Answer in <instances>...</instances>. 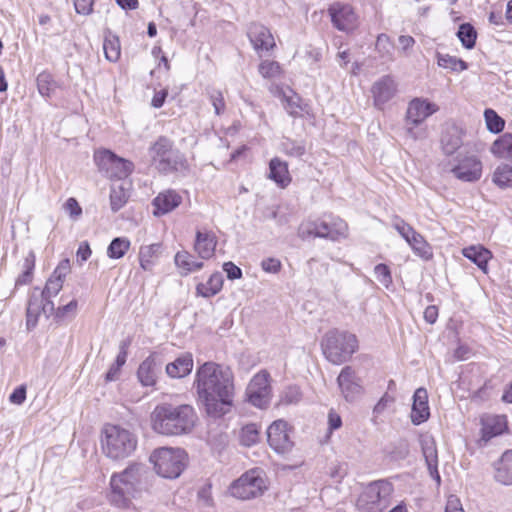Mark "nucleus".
<instances>
[{"label": "nucleus", "instance_id": "13d9d810", "mask_svg": "<svg viewBox=\"0 0 512 512\" xmlns=\"http://www.w3.org/2000/svg\"><path fill=\"white\" fill-rule=\"evenodd\" d=\"M64 209L73 219H77L82 214L81 206L73 197L67 199V201L64 204Z\"/></svg>", "mask_w": 512, "mask_h": 512}, {"label": "nucleus", "instance_id": "49530a36", "mask_svg": "<svg viewBox=\"0 0 512 512\" xmlns=\"http://www.w3.org/2000/svg\"><path fill=\"white\" fill-rule=\"evenodd\" d=\"M457 36L466 49H472L475 46L477 33L475 28L469 23H463L459 26Z\"/></svg>", "mask_w": 512, "mask_h": 512}, {"label": "nucleus", "instance_id": "f257e3e1", "mask_svg": "<svg viewBox=\"0 0 512 512\" xmlns=\"http://www.w3.org/2000/svg\"><path fill=\"white\" fill-rule=\"evenodd\" d=\"M195 386L209 416L220 418L230 411L234 395L230 369L206 362L196 371Z\"/></svg>", "mask_w": 512, "mask_h": 512}, {"label": "nucleus", "instance_id": "412c9836", "mask_svg": "<svg viewBox=\"0 0 512 512\" xmlns=\"http://www.w3.org/2000/svg\"><path fill=\"white\" fill-rule=\"evenodd\" d=\"M494 479L502 485H512V448L504 451L494 464Z\"/></svg>", "mask_w": 512, "mask_h": 512}, {"label": "nucleus", "instance_id": "680f3d73", "mask_svg": "<svg viewBox=\"0 0 512 512\" xmlns=\"http://www.w3.org/2000/svg\"><path fill=\"white\" fill-rule=\"evenodd\" d=\"M223 270L225 271L227 278L230 280H236L242 277V270L233 262L229 261L224 263Z\"/></svg>", "mask_w": 512, "mask_h": 512}, {"label": "nucleus", "instance_id": "473e14b6", "mask_svg": "<svg viewBox=\"0 0 512 512\" xmlns=\"http://www.w3.org/2000/svg\"><path fill=\"white\" fill-rule=\"evenodd\" d=\"M491 152L497 157L512 159V134L505 133L495 140Z\"/></svg>", "mask_w": 512, "mask_h": 512}, {"label": "nucleus", "instance_id": "f03ea898", "mask_svg": "<svg viewBox=\"0 0 512 512\" xmlns=\"http://www.w3.org/2000/svg\"><path fill=\"white\" fill-rule=\"evenodd\" d=\"M150 471L143 463L132 462L110 477L109 503L120 509H128L150 487Z\"/></svg>", "mask_w": 512, "mask_h": 512}, {"label": "nucleus", "instance_id": "e2e57ef3", "mask_svg": "<svg viewBox=\"0 0 512 512\" xmlns=\"http://www.w3.org/2000/svg\"><path fill=\"white\" fill-rule=\"evenodd\" d=\"M26 399V386L20 385L9 396V401L16 405H21Z\"/></svg>", "mask_w": 512, "mask_h": 512}, {"label": "nucleus", "instance_id": "69168bd1", "mask_svg": "<svg viewBox=\"0 0 512 512\" xmlns=\"http://www.w3.org/2000/svg\"><path fill=\"white\" fill-rule=\"evenodd\" d=\"M74 6L77 13L89 15L93 10V0H74Z\"/></svg>", "mask_w": 512, "mask_h": 512}, {"label": "nucleus", "instance_id": "603ef678", "mask_svg": "<svg viewBox=\"0 0 512 512\" xmlns=\"http://www.w3.org/2000/svg\"><path fill=\"white\" fill-rule=\"evenodd\" d=\"M259 73L268 79L276 78L281 73L280 64L276 61L265 60L262 61L259 65Z\"/></svg>", "mask_w": 512, "mask_h": 512}, {"label": "nucleus", "instance_id": "052dcab7", "mask_svg": "<svg viewBox=\"0 0 512 512\" xmlns=\"http://www.w3.org/2000/svg\"><path fill=\"white\" fill-rule=\"evenodd\" d=\"M394 401L395 398L393 396L389 395L388 393H385L374 406L373 413L376 415H380Z\"/></svg>", "mask_w": 512, "mask_h": 512}, {"label": "nucleus", "instance_id": "72a5a7b5", "mask_svg": "<svg viewBox=\"0 0 512 512\" xmlns=\"http://www.w3.org/2000/svg\"><path fill=\"white\" fill-rule=\"evenodd\" d=\"M507 429V420L504 415L488 417L484 421V434L489 438L502 434Z\"/></svg>", "mask_w": 512, "mask_h": 512}, {"label": "nucleus", "instance_id": "f704fd0d", "mask_svg": "<svg viewBox=\"0 0 512 512\" xmlns=\"http://www.w3.org/2000/svg\"><path fill=\"white\" fill-rule=\"evenodd\" d=\"M174 260L176 266L184 271V275L203 268V262L193 260V256L187 251L178 252Z\"/></svg>", "mask_w": 512, "mask_h": 512}, {"label": "nucleus", "instance_id": "9d476101", "mask_svg": "<svg viewBox=\"0 0 512 512\" xmlns=\"http://www.w3.org/2000/svg\"><path fill=\"white\" fill-rule=\"evenodd\" d=\"M94 159L99 169L110 178L125 179L134 170V164L131 161L117 156L110 150L96 152Z\"/></svg>", "mask_w": 512, "mask_h": 512}, {"label": "nucleus", "instance_id": "ea45409f", "mask_svg": "<svg viewBox=\"0 0 512 512\" xmlns=\"http://www.w3.org/2000/svg\"><path fill=\"white\" fill-rule=\"evenodd\" d=\"M241 445L251 447L260 440V429L257 424L250 423L242 427L239 435Z\"/></svg>", "mask_w": 512, "mask_h": 512}, {"label": "nucleus", "instance_id": "bf43d9fd", "mask_svg": "<svg viewBox=\"0 0 512 512\" xmlns=\"http://www.w3.org/2000/svg\"><path fill=\"white\" fill-rule=\"evenodd\" d=\"M301 398V393L298 387L291 386L286 389L282 396V402L285 404L297 403Z\"/></svg>", "mask_w": 512, "mask_h": 512}, {"label": "nucleus", "instance_id": "58836bf2", "mask_svg": "<svg viewBox=\"0 0 512 512\" xmlns=\"http://www.w3.org/2000/svg\"><path fill=\"white\" fill-rule=\"evenodd\" d=\"M103 50L108 61L116 62L121 55L119 38L111 33L106 35L103 42Z\"/></svg>", "mask_w": 512, "mask_h": 512}, {"label": "nucleus", "instance_id": "7ed1b4c3", "mask_svg": "<svg viewBox=\"0 0 512 512\" xmlns=\"http://www.w3.org/2000/svg\"><path fill=\"white\" fill-rule=\"evenodd\" d=\"M150 420L151 427L157 434L163 436H183L193 431L198 416L191 405L161 403L153 409Z\"/></svg>", "mask_w": 512, "mask_h": 512}, {"label": "nucleus", "instance_id": "c756f323", "mask_svg": "<svg viewBox=\"0 0 512 512\" xmlns=\"http://www.w3.org/2000/svg\"><path fill=\"white\" fill-rule=\"evenodd\" d=\"M162 245L155 243L147 246H142L139 251L140 266L145 271L152 270L156 259L161 254Z\"/></svg>", "mask_w": 512, "mask_h": 512}, {"label": "nucleus", "instance_id": "a19ab883", "mask_svg": "<svg viewBox=\"0 0 512 512\" xmlns=\"http://www.w3.org/2000/svg\"><path fill=\"white\" fill-rule=\"evenodd\" d=\"M130 241L125 237H116L114 238L108 248H107V256L111 259H120L124 257L126 252L130 248Z\"/></svg>", "mask_w": 512, "mask_h": 512}, {"label": "nucleus", "instance_id": "dca6fc26", "mask_svg": "<svg viewBox=\"0 0 512 512\" xmlns=\"http://www.w3.org/2000/svg\"><path fill=\"white\" fill-rule=\"evenodd\" d=\"M397 82L391 75H384L376 80L371 86V94L374 106L382 110L397 93Z\"/></svg>", "mask_w": 512, "mask_h": 512}, {"label": "nucleus", "instance_id": "cd10ccee", "mask_svg": "<svg viewBox=\"0 0 512 512\" xmlns=\"http://www.w3.org/2000/svg\"><path fill=\"white\" fill-rule=\"evenodd\" d=\"M298 236L302 240L310 237H318L327 239V222L326 221H306L302 222L298 228Z\"/></svg>", "mask_w": 512, "mask_h": 512}, {"label": "nucleus", "instance_id": "09e8293b", "mask_svg": "<svg viewBox=\"0 0 512 512\" xmlns=\"http://www.w3.org/2000/svg\"><path fill=\"white\" fill-rule=\"evenodd\" d=\"M484 117L487 129L491 133L498 134L504 129L505 121L493 109H486Z\"/></svg>", "mask_w": 512, "mask_h": 512}, {"label": "nucleus", "instance_id": "c03bdc74", "mask_svg": "<svg viewBox=\"0 0 512 512\" xmlns=\"http://www.w3.org/2000/svg\"><path fill=\"white\" fill-rule=\"evenodd\" d=\"M129 194L123 185H112L110 191V206L113 212L119 211L128 201Z\"/></svg>", "mask_w": 512, "mask_h": 512}, {"label": "nucleus", "instance_id": "4be33fe9", "mask_svg": "<svg viewBox=\"0 0 512 512\" xmlns=\"http://www.w3.org/2000/svg\"><path fill=\"white\" fill-rule=\"evenodd\" d=\"M217 239L213 232L197 231L194 250L201 259L207 260L214 256Z\"/></svg>", "mask_w": 512, "mask_h": 512}, {"label": "nucleus", "instance_id": "1a4fd4ad", "mask_svg": "<svg viewBox=\"0 0 512 512\" xmlns=\"http://www.w3.org/2000/svg\"><path fill=\"white\" fill-rule=\"evenodd\" d=\"M265 489L266 484L262 476V471L252 469L233 482L230 491L232 496L236 498L249 500L262 495Z\"/></svg>", "mask_w": 512, "mask_h": 512}, {"label": "nucleus", "instance_id": "2f4dec72", "mask_svg": "<svg viewBox=\"0 0 512 512\" xmlns=\"http://www.w3.org/2000/svg\"><path fill=\"white\" fill-rule=\"evenodd\" d=\"M42 302L43 299L39 298L35 292L30 296L26 311V325L29 330L37 325L39 316L43 314Z\"/></svg>", "mask_w": 512, "mask_h": 512}, {"label": "nucleus", "instance_id": "864d4df0", "mask_svg": "<svg viewBox=\"0 0 512 512\" xmlns=\"http://www.w3.org/2000/svg\"><path fill=\"white\" fill-rule=\"evenodd\" d=\"M64 281L59 277L51 275L47 280L44 289L40 292L44 297H55L63 287Z\"/></svg>", "mask_w": 512, "mask_h": 512}, {"label": "nucleus", "instance_id": "6ab92c4d", "mask_svg": "<svg viewBox=\"0 0 512 512\" xmlns=\"http://www.w3.org/2000/svg\"><path fill=\"white\" fill-rule=\"evenodd\" d=\"M430 409L428 405V393L425 388H418L413 395V404L411 409V422L414 425H420L428 420Z\"/></svg>", "mask_w": 512, "mask_h": 512}, {"label": "nucleus", "instance_id": "774afa93", "mask_svg": "<svg viewBox=\"0 0 512 512\" xmlns=\"http://www.w3.org/2000/svg\"><path fill=\"white\" fill-rule=\"evenodd\" d=\"M445 512H464V510L461 506L459 499L451 496L448 498Z\"/></svg>", "mask_w": 512, "mask_h": 512}, {"label": "nucleus", "instance_id": "0e129e2a", "mask_svg": "<svg viewBox=\"0 0 512 512\" xmlns=\"http://www.w3.org/2000/svg\"><path fill=\"white\" fill-rule=\"evenodd\" d=\"M261 267L265 272L277 273L281 269V262L276 258H266L262 260Z\"/></svg>", "mask_w": 512, "mask_h": 512}, {"label": "nucleus", "instance_id": "5fc2aeb1", "mask_svg": "<svg viewBox=\"0 0 512 512\" xmlns=\"http://www.w3.org/2000/svg\"><path fill=\"white\" fill-rule=\"evenodd\" d=\"M374 274L377 280L388 288L392 284V276L389 267L386 264L380 263L375 266Z\"/></svg>", "mask_w": 512, "mask_h": 512}, {"label": "nucleus", "instance_id": "c9c22d12", "mask_svg": "<svg viewBox=\"0 0 512 512\" xmlns=\"http://www.w3.org/2000/svg\"><path fill=\"white\" fill-rule=\"evenodd\" d=\"M492 181L501 189L512 187V165H499L492 176Z\"/></svg>", "mask_w": 512, "mask_h": 512}, {"label": "nucleus", "instance_id": "2eb2a0df", "mask_svg": "<svg viewBox=\"0 0 512 512\" xmlns=\"http://www.w3.org/2000/svg\"><path fill=\"white\" fill-rule=\"evenodd\" d=\"M337 384L342 396L348 402L355 401L363 392L361 380L351 366L342 368L337 377Z\"/></svg>", "mask_w": 512, "mask_h": 512}, {"label": "nucleus", "instance_id": "393cba45", "mask_svg": "<svg viewBox=\"0 0 512 512\" xmlns=\"http://www.w3.org/2000/svg\"><path fill=\"white\" fill-rule=\"evenodd\" d=\"M269 178L282 188L288 186L291 177L287 162L278 157L272 158L269 162Z\"/></svg>", "mask_w": 512, "mask_h": 512}, {"label": "nucleus", "instance_id": "aec40b11", "mask_svg": "<svg viewBox=\"0 0 512 512\" xmlns=\"http://www.w3.org/2000/svg\"><path fill=\"white\" fill-rule=\"evenodd\" d=\"M182 202V197L174 190H166L159 193L153 200V214L160 216L177 208Z\"/></svg>", "mask_w": 512, "mask_h": 512}, {"label": "nucleus", "instance_id": "ddd939ff", "mask_svg": "<svg viewBox=\"0 0 512 512\" xmlns=\"http://www.w3.org/2000/svg\"><path fill=\"white\" fill-rule=\"evenodd\" d=\"M267 441L276 453L282 455L289 453L294 443L290 437L288 423L284 420L274 421L267 429Z\"/></svg>", "mask_w": 512, "mask_h": 512}, {"label": "nucleus", "instance_id": "4d7b16f0", "mask_svg": "<svg viewBox=\"0 0 512 512\" xmlns=\"http://www.w3.org/2000/svg\"><path fill=\"white\" fill-rule=\"evenodd\" d=\"M78 303L76 300H72L66 305L58 307L55 312V318L57 320H64L68 316H75L77 311Z\"/></svg>", "mask_w": 512, "mask_h": 512}, {"label": "nucleus", "instance_id": "20e7f679", "mask_svg": "<svg viewBox=\"0 0 512 512\" xmlns=\"http://www.w3.org/2000/svg\"><path fill=\"white\" fill-rule=\"evenodd\" d=\"M137 444L136 434L129 429L120 425H104L101 432V448L106 457L123 460L134 453Z\"/></svg>", "mask_w": 512, "mask_h": 512}, {"label": "nucleus", "instance_id": "3c124183", "mask_svg": "<svg viewBox=\"0 0 512 512\" xmlns=\"http://www.w3.org/2000/svg\"><path fill=\"white\" fill-rule=\"evenodd\" d=\"M392 227L402 236L407 243L416 234V230L399 216H394Z\"/></svg>", "mask_w": 512, "mask_h": 512}, {"label": "nucleus", "instance_id": "8fccbe9b", "mask_svg": "<svg viewBox=\"0 0 512 512\" xmlns=\"http://www.w3.org/2000/svg\"><path fill=\"white\" fill-rule=\"evenodd\" d=\"M420 443L426 465L438 462V454L434 439L432 437L427 436L422 438Z\"/></svg>", "mask_w": 512, "mask_h": 512}, {"label": "nucleus", "instance_id": "0eeeda50", "mask_svg": "<svg viewBox=\"0 0 512 512\" xmlns=\"http://www.w3.org/2000/svg\"><path fill=\"white\" fill-rule=\"evenodd\" d=\"M393 490L388 480L373 481L363 489L356 506L360 512H382L389 505Z\"/></svg>", "mask_w": 512, "mask_h": 512}, {"label": "nucleus", "instance_id": "79ce46f5", "mask_svg": "<svg viewBox=\"0 0 512 512\" xmlns=\"http://www.w3.org/2000/svg\"><path fill=\"white\" fill-rule=\"evenodd\" d=\"M348 235V225L340 218H333L331 222H327V239L338 241L346 238Z\"/></svg>", "mask_w": 512, "mask_h": 512}, {"label": "nucleus", "instance_id": "a211bd4d", "mask_svg": "<svg viewBox=\"0 0 512 512\" xmlns=\"http://www.w3.org/2000/svg\"><path fill=\"white\" fill-rule=\"evenodd\" d=\"M247 34L257 52L269 51L275 46V41L270 30L261 24H251Z\"/></svg>", "mask_w": 512, "mask_h": 512}, {"label": "nucleus", "instance_id": "de8ad7c7", "mask_svg": "<svg viewBox=\"0 0 512 512\" xmlns=\"http://www.w3.org/2000/svg\"><path fill=\"white\" fill-rule=\"evenodd\" d=\"M375 48L381 58L386 60L393 59L394 45L388 35L384 33L379 34L376 40Z\"/></svg>", "mask_w": 512, "mask_h": 512}, {"label": "nucleus", "instance_id": "9b49d317", "mask_svg": "<svg viewBox=\"0 0 512 512\" xmlns=\"http://www.w3.org/2000/svg\"><path fill=\"white\" fill-rule=\"evenodd\" d=\"M437 110L438 107L427 99L414 98L411 100L406 112L407 134L411 138L417 139L418 136L414 131V127L420 125Z\"/></svg>", "mask_w": 512, "mask_h": 512}, {"label": "nucleus", "instance_id": "338daca9", "mask_svg": "<svg viewBox=\"0 0 512 512\" xmlns=\"http://www.w3.org/2000/svg\"><path fill=\"white\" fill-rule=\"evenodd\" d=\"M286 100V110L291 116H298L299 110L301 109L299 105V97L293 96V97H285Z\"/></svg>", "mask_w": 512, "mask_h": 512}, {"label": "nucleus", "instance_id": "e433bc0d", "mask_svg": "<svg viewBox=\"0 0 512 512\" xmlns=\"http://www.w3.org/2000/svg\"><path fill=\"white\" fill-rule=\"evenodd\" d=\"M408 244L413 252L422 259L429 260L432 258L431 246L420 233L416 232Z\"/></svg>", "mask_w": 512, "mask_h": 512}, {"label": "nucleus", "instance_id": "a18cd8bd", "mask_svg": "<svg viewBox=\"0 0 512 512\" xmlns=\"http://www.w3.org/2000/svg\"><path fill=\"white\" fill-rule=\"evenodd\" d=\"M437 64L445 69H450L451 71H464L468 68V64L455 56H450L449 54H441L437 53Z\"/></svg>", "mask_w": 512, "mask_h": 512}, {"label": "nucleus", "instance_id": "39448f33", "mask_svg": "<svg viewBox=\"0 0 512 512\" xmlns=\"http://www.w3.org/2000/svg\"><path fill=\"white\" fill-rule=\"evenodd\" d=\"M358 341L354 334L333 329L322 338L321 348L326 359L336 365L350 359L357 350Z\"/></svg>", "mask_w": 512, "mask_h": 512}, {"label": "nucleus", "instance_id": "c85d7f7f", "mask_svg": "<svg viewBox=\"0 0 512 512\" xmlns=\"http://www.w3.org/2000/svg\"><path fill=\"white\" fill-rule=\"evenodd\" d=\"M463 256L476 264L482 271L487 272L491 252L483 246H469L463 249Z\"/></svg>", "mask_w": 512, "mask_h": 512}, {"label": "nucleus", "instance_id": "7c9ffc66", "mask_svg": "<svg viewBox=\"0 0 512 512\" xmlns=\"http://www.w3.org/2000/svg\"><path fill=\"white\" fill-rule=\"evenodd\" d=\"M131 344L130 339H126L121 341L119 345V353L116 357L115 362L110 366L109 370L107 371L105 375L106 381H114L118 378V375L120 373L121 367L126 363L127 354H128V347Z\"/></svg>", "mask_w": 512, "mask_h": 512}, {"label": "nucleus", "instance_id": "f8f14e48", "mask_svg": "<svg viewBox=\"0 0 512 512\" xmlns=\"http://www.w3.org/2000/svg\"><path fill=\"white\" fill-rule=\"evenodd\" d=\"M270 375L267 371L257 373L248 384L246 396L248 401L258 408H265L271 400Z\"/></svg>", "mask_w": 512, "mask_h": 512}, {"label": "nucleus", "instance_id": "4468645a", "mask_svg": "<svg viewBox=\"0 0 512 512\" xmlns=\"http://www.w3.org/2000/svg\"><path fill=\"white\" fill-rule=\"evenodd\" d=\"M483 165L475 155H466L457 159V164L451 169V173L460 181L476 182L482 176Z\"/></svg>", "mask_w": 512, "mask_h": 512}, {"label": "nucleus", "instance_id": "b1692460", "mask_svg": "<svg viewBox=\"0 0 512 512\" xmlns=\"http://www.w3.org/2000/svg\"><path fill=\"white\" fill-rule=\"evenodd\" d=\"M193 369V357L191 353H184L175 361L166 365V373L171 378H183Z\"/></svg>", "mask_w": 512, "mask_h": 512}, {"label": "nucleus", "instance_id": "a878e982", "mask_svg": "<svg viewBox=\"0 0 512 512\" xmlns=\"http://www.w3.org/2000/svg\"><path fill=\"white\" fill-rule=\"evenodd\" d=\"M462 143L461 130L456 125H450L444 130L441 145L446 155L456 152Z\"/></svg>", "mask_w": 512, "mask_h": 512}, {"label": "nucleus", "instance_id": "bb28decb", "mask_svg": "<svg viewBox=\"0 0 512 512\" xmlns=\"http://www.w3.org/2000/svg\"><path fill=\"white\" fill-rule=\"evenodd\" d=\"M224 278L222 273H213L206 283H199L196 286V295L203 298H210L218 294L223 287Z\"/></svg>", "mask_w": 512, "mask_h": 512}, {"label": "nucleus", "instance_id": "423d86ee", "mask_svg": "<svg viewBox=\"0 0 512 512\" xmlns=\"http://www.w3.org/2000/svg\"><path fill=\"white\" fill-rule=\"evenodd\" d=\"M155 168L162 174L183 171L188 168L185 156L173 149V142L167 137H159L149 149Z\"/></svg>", "mask_w": 512, "mask_h": 512}, {"label": "nucleus", "instance_id": "6e6552de", "mask_svg": "<svg viewBox=\"0 0 512 512\" xmlns=\"http://www.w3.org/2000/svg\"><path fill=\"white\" fill-rule=\"evenodd\" d=\"M186 453L180 448L161 447L153 451L150 461L156 473L168 479L178 478L185 467Z\"/></svg>", "mask_w": 512, "mask_h": 512}, {"label": "nucleus", "instance_id": "6e6d98bb", "mask_svg": "<svg viewBox=\"0 0 512 512\" xmlns=\"http://www.w3.org/2000/svg\"><path fill=\"white\" fill-rule=\"evenodd\" d=\"M209 99L216 115H221L225 111V101L220 90L212 89L209 91Z\"/></svg>", "mask_w": 512, "mask_h": 512}, {"label": "nucleus", "instance_id": "37998d69", "mask_svg": "<svg viewBox=\"0 0 512 512\" xmlns=\"http://www.w3.org/2000/svg\"><path fill=\"white\" fill-rule=\"evenodd\" d=\"M39 93L45 97H51L55 89L58 87L53 76L46 71L41 72L36 79Z\"/></svg>", "mask_w": 512, "mask_h": 512}, {"label": "nucleus", "instance_id": "4c0bfd02", "mask_svg": "<svg viewBox=\"0 0 512 512\" xmlns=\"http://www.w3.org/2000/svg\"><path fill=\"white\" fill-rule=\"evenodd\" d=\"M280 150L287 156L299 158L306 153V143L304 140L284 138L280 144Z\"/></svg>", "mask_w": 512, "mask_h": 512}, {"label": "nucleus", "instance_id": "5701e85b", "mask_svg": "<svg viewBox=\"0 0 512 512\" xmlns=\"http://www.w3.org/2000/svg\"><path fill=\"white\" fill-rule=\"evenodd\" d=\"M155 353L147 357L139 366L137 376L144 386H153L157 380V373L161 366V362H157Z\"/></svg>", "mask_w": 512, "mask_h": 512}, {"label": "nucleus", "instance_id": "f3484780", "mask_svg": "<svg viewBox=\"0 0 512 512\" xmlns=\"http://www.w3.org/2000/svg\"><path fill=\"white\" fill-rule=\"evenodd\" d=\"M329 14L333 25L341 31L352 30L357 21V16L350 5L333 4L329 8Z\"/></svg>", "mask_w": 512, "mask_h": 512}]
</instances>
